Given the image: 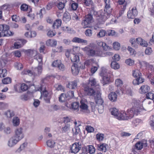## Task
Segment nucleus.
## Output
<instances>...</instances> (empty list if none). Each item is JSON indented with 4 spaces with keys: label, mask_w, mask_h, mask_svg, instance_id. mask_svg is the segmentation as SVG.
<instances>
[{
    "label": "nucleus",
    "mask_w": 154,
    "mask_h": 154,
    "mask_svg": "<svg viewBox=\"0 0 154 154\" xmlns=\"http://www.w3.org/2000/svg\"><path fill=\"white\" fill-rule=\"evenodd\" d=\"M137 13L136 7L130 8L127 13V17L128 19H134L137 16Z\"/></svg>",
    "instance_id": "10"
},
{
    "label": "nucleus",
    "mask_w": 154,
    "mask_h": 154,
    "mask_svg": "<svg viewBox=\"0 0 154 154\" xmlns=\"http://www.w3.org/2000/svg\"><path fill=\"white\" fill-rule=\"evenodd\" d=\"M107 34L106 32L104 30L101 29L97 35V36L99 38L103 37L105 36Z\"/></svg>",
    "instance_id": "32"
},
{
    "label": "nucleus",
    "mask_w": 154,
    "mask_h": 154,
    "mask_svg": "<svg viewBox=\"0 0 154 154\" xmlns=\"http://www.w3.org/2000/svg\"><path fill=\"white\" fill-rule=\"evenodd\" d=\"M88 152L90 154H93L95 152V149L94 146L92 145L88 146V149L87 150Z\"/></svg>",
    "instance_id": "40"
},
{
    "label": "nucleus",
    "mask_w": 154,
    "mask_h": 154,
    "mask_svg": "<svg viewBox=\"0 0 154 154\" xmlns=\"http://www.w3.org/2000/svg\"><path fill=\"white\" fill-rule=\"evenodd\" d=\"M97 45L99 46L102 47L103 50L105 51L110 50L111 48L108 46L105 43L101 42L99 41L97 42Z\"/></svg>",
    "instance_id": "18"
},
{
    "label": "nucleus",
    "mask_w": 154,
    "mask_h": 154,
    "mask_svg": "<svg viewBox=\"0 0 154 154\" xmlns=\"http://www.w3.org/2000/svg\"><path fill=\"white\" fill-rule=\"evenodd\" d=\"M125 63L127 65L130 66H131L134 64V61L133 60L129 58L126 60Z\"/></svg>",
    "instance_id": "60"
},
{
    "label": "nucleus",
    "mask_w": 154,
    "mask_h": 154,
    "mask_svg": "<svg viewBox=\"0 0 154 154\" xmlns=\"http://www.w3.org/2000/svg\"><path fill=\"white\" fill-rule=\"evenodd\" d=\"M96 138L98 141H101L104 138V135L103 134L99 133L96 135Z\"/></svg>",
    "instance_id": "46"
},
{
    "label": "nucleus",
    "mask_w": 154,
    "mask_h": 154,
    "mask_svg": "<svg viewBox=\"0 0 154 154\" xmlns=\"http://www.w3.org/2000/svg\"><path fill=\"white\" fill-rule=\"evenodd\" d=\"M20 121L19 118L17 117H14L12 120V123L14 126H17L20 124Z\"/></svg>",
    "instance_id": "33"
},
{
    "label": "nucleus",
    "mask_w": 154,
    "mask_h": 154,
    "mask_svg": "<svg viewBox=\"0 0 154 154\" xmlns=\"http://www.w3.org/2000/svg\"><path fill=\"white\" fill-rule=\"evenodd\" d=\"M107 145L105 143H102L97 145V149L100 151L105 152L107 150Z\"/></svg>",
    "instance_id": "21"
},
{
    "label": "nucleus",
    "mask_w": 154,
    "mask_h": 154,
    "mask_svg": "<svg viewBox=\"0 0 154 154\" xmlns=\"http://www.w3.org/2000/svg\"><path fill=\"white\" fill-rule=\"evenodd\" d=\"M150 90L149 87L146 85H143L139 89V92L141 94H145Z\"/></svg>",
    "instance_id": "19"
},
{
    "label": "nucleus",
    "mask_w": 154,
    "mask_h": 154,
    "mask_svg": "<svg viewBox=\"0 0 154 154\" xmlns=\"http://www.w3.org/2000/svg\"><path fill=\"white\" fill-rule=\"evenodd\" d=\"M70 124H67L65 125L63 127L62 129V131L63 132H66L69 131L70 130Z\"/></svg>",
    "instance_id": "38"
},
{
    "label": "nucleus",
    "mask_w": 154,
    "mask_h": 154,
    "mask_svg": "<svg viewBox=\"0 0 154 154\" xmlns=\"http://www.w3.org/2000/svg\"><path fill=\"white\" fill-rule=\"evenodd\" d=\"M141 123V121L139 119H136L134 120L132 122L133 125L135 126H137L139 124Z\"/></svg>",
    "instance_id": "54"
},
{
    "label": "nucleus",
    "mask_w": 154,
    "mask_h": 154,
    "mask_svg": "<svg viewBox=\"0 0 154 154\" xmlns=\"http://www.w3.org/2000/svg\"><path fill=\"white\" fill-rule=\"evenodd\" d=\"M73 56L71 57V60L72 62H78L79 61V58L78 55L73 54Z\"/></svg>",
    "instance_id": "49"
},
{
    "label": "nucleus",
    "mask_w": 154,
    "mask_h": 154,
    "mask_svg": "<svg viewBox=\"0 0 154 154\" xmlns=\"http://www.w3.org/2000/svg\"><path fill=\"white\" fill-rule=\"evenodd\" d=\"M145 79L142 77V75L137 77L133 81V84L134 85H139L144 81Z\"/></svg>",
    "instance_id": "17"
},
{
    "label": "nucleus",
    "mask_w": 154,
    "mask_h": 154,
    "mask_svg": "<svg viewBox=\"0 0 154 154\" xmlns=\"http://www.w3.org/2000/svg\"><path fill=\"white\" fill-rule=\"evenodd\" d=\"M99 90L97 91L96 95L94 96L96 103L98 105L103 104V101L101 97V93Z\"/></svg>",
    "instance_id": "11"
},
{
    "label": "nucleus",
    "mask_w": 154,
    "mask_h": 154,
    "mask_svg": "<svg viewBox=\"0 0 154 154\" xmlns=\"http://www.w3.org/2000/svg\"><path fill=\"white\" fill-rule=\"evenodd\" d=\"M100 75L102 77V79L101 82L103 85L108 84L109 82L110 75L109 71L107 69L103 68L102 69Z\"/></svg>",
    "instance_id": "3"
},
{
    "label": "nucleus",
    "mask_w": 154,
    "mask_h": 154,
    "mask_svg": "<svg viewBox=\"0 0 154 154\" xmlns=\"http://www.w3.org/2000/svg\"><path fill=\"white\" fill-rule=\"evenodd\" d=\"M147 146L146 143H143L141 142H138L135 144V147L137 150H140L143 148V146L146 147Z\"/></svg>",
    "instance_id": "28"
},
{
    "label": "nucleus",
    "mask_w": 154,
    "mask_h": 154,
    "mask_svg": "<svg viewBox=\"0 0 154 154\" xmlns=\"http://www.w3.org/2000/svg\"><path fill=\"white\" fill-rule=\"evenodd\" d=\"M46 143L48 146L52 148L55 146V143L53 140H49L47 141Z\"/></svg>",
    "instance_id": "41"
},
{
    "label": "nucleus",
    "mask_w": 154,
    "mask_h": 154,
    "mask_svg": "<svg viewBox=\"0 0 154 154\" xmlns=\"http://www.w3.org/2000/svg\"><path fill=\"white\" fill-rule=\"evenodd\" d=\"M79 107V103L78 102H74L71 104V108L74 110L78 111Z\"/></svg>",
    "instance_id": "37"
},
{
    "label": "nucleus",
    "mask_w": 154,
    "mask_h": 154,
    "mask_svg": "<svg viewBox=\"0 0 154 154\" xmlns=\"http://www.w3.org/2000/svg\"><path fill=\"white\" fill-rule=\"evenodd\" d=\"M46 44L48 46L51 47L55 46L57 44V41L55 39H48L46 42Z\"/></svg>",
    "instance_id": "23"
},
{
    "label": "nucleus",
    "mask_w": 154,
    "mask_h": 154,
    "mask_svg": "<svg viewBox=\"0 0 154 154\" xmlns=\"http://www.w3.org/2000/svg\"><path fill=\"white\" fill-rule=\"evenodd\" d=\"M21 74L22 75H28L29 76L33 75V73L32 71L28 69H24L21 72Z\"/></svg>",
    "instance_id": "43"
},
{
    "label": "nucleus",
    "mask_w": 154,
    "mask_h": 154,
    "mask_svg": "<svg viewBox=\"0 0 154 154\" xmlns=\"http://www.w3.org/2000/svg\"><path fill=\"white\" fill-rule=\"evenodd\" d=\"M70 19L69 14L67 13H65L63 15V19L64 21L66 22L69 21Z\"/></svg>",
    "instance_id": "48"
},
{
    "label": "nucleus",
    "mask_w": 154,
    "mask_h": 154,
    "mask_svg": "<svg viewBox=\"0 0 154 154\" xmlns=\"http://www.w3.org/2000/svg\"><path fill=\"white\" fill-rule=\"evenodd\" d=\"M85 68V66L81 65L80 63H74L71 67L72 72L74 75H77L78 74L80 69H84Z\"/></svg>",
    "instance_id": "7"
},
{
    "label": "nucleus",
    "mask_w": 154,
    "mask_h": 154,
    "mask_svg": "<svg viewBox=\"0 0 154 154\" xmlns=\"http://www.w3.org/2000/svg\"><path fill=\"white\" fill-rule=\"evenodd\" d=\"M72 42H73L79 43H85L86 44H87V40L77 37L74 38L72 40Z\"/></svg>",
    "instance_id": "24"
},
{
    "label": "nucleus",
    "mask_w": 154,
    "mask_h": 154,
    "mask_svg": "<svg viewBox=\"0 0 154 154\" xmlns=\"http://www.w3.org/2000/svg\"><path fill=\"white\" fill-rule=\"evenodd\" d=\"M113 48L116 50H119L120 47V45L119 43L117 42H114L113 44Z\"/></svg>",
    "instance_id": "59"
},
{
    "label": "nucleus",
    "mask_w": 154,
    "mask_h": 154,
    "mask_svg": "<svg viewBox=\"0 0 154 154\" xmlns=\"http://www.w3.org/2000/svg\"><path fill=\"white\" fill-rule=\"evenodd\" d=\"M105 3V9L97 12L93 9L91 11V14H93L96 17H99L98 19H101L102 21L101 23H103L108 18L112 12V8L110 6V0H104Z\"/></svg>",
    "instance_id": "2"
},
{
    "label": "nucleus",
    "mask_w": 154,
    "mask_h": 154,
    "mask_svg": "<svg viewBox=\"0 0 154 154\" xmlns=\"http://www.w3.org/2000/svg\"><path fill=\"white\" fill-rule=\"evenodd\" d=\"M112 114L115 116L116 118L119 120L118 117H120V114L121 113V111L119 112L118 110L115 108H112L110 109Z\"/></svg>",
    "instance_id": "20"
},
{
    "label": "nucleus",
    "mask_w": 154,
    "mask_h": 154,
    "mask_svg": "<svg viewBox=\"0 0 154 154\" xmlns=\"http://www.w3.org/2000/svg\"><path fill=\"white\" fill-rule=\"evenodd\" d=\"M85 33L86 36L91 37L92 35V31L90 29H88L85 31Z\"/></svg>",
    "instance_id": "58"
},
{
    "label": "nucleus",
    "mask_w": 154,
    "mask_h": 154,
    "mask_svg": "<svg viewBox=\"0 0 154 154\" xmlns=\"http://www.w3.org/2000/svg\"><path fill=\"white\" fill-rule=\"evenodd\" d=\"M95 56L101 57H105V52L102 50L101 48H97L96 50Z\"/></svg>",
    "instance_id": "22"
},
{
    "label": "nucleus",
    "mask_w": 154,
    "mask_h": 154,
    "mask_svg": "<svg viewBox=\"0 0 154 154\" xmlns=\"http://www.w3.org/2000/svg\"><path fill=\"white\" fill-rule=\"evenodd\" d=\"M82 147L81 143H75L70 147V152L72 153L76 154L78 152Z\"/></svg>",
    "instance_id": "9"
},
{
    "label": "nucleus",
    "mask_w": 154,
    "mask_h": 154,
    "mask_svg": "<svg viewBox=\"0 0 154 154\" xmlns=\"http://www.w3.org/2000/svg\"><path fill=\"white\" fill-rule=\"evenodd\" d=\"M0 31H2L3 36H9L13 35L14 33L9 30V26L6 24L0 25Z\"/></svg>",
    "instance_id": "4"
},
{
    "label": "nucleus",
    "mask_w": 154,
    "mask_h": 154,
    "mask_svg": "<svg viewBox=\"0 0 154 154\" xmlns=\"http://www.w3.org/2000/svg\"><path fill=\"white\" fill-rule=\"evenodd\" d=\"M146 97L147 99L154 100V94L151 92H149L146 94Z\"/></svg>",
    "instance_id": "57"
},
{
    "label": "nucleus",
    "mask_w": 154,
    "mask_h": 154,
    "mask_svg": "<svg viewBox=\"0 0 154 154\" xmlns=\"http://www.w3.org/2000/svg\"><path fill=\"white\" fill-rule=\"evenodd\" d=\"M133 75L136 79L139 76H141L142 74L139 70L136 69L133 71Z\"/></svg>",
    "instance_id": "44"
},
{
    "label": "nucleus",
    "mask_w": 154,
    "mask_h": 154,
    "mask_svg": "<svg viewBox=\"0 0 154 154\" xmlns=\"http://www.w3.org/2000/svg\"><path fill=\"white\" fill-rule=\"evenodd\" d=\"M134 105L133 107L127 110L126 112L121 111L120 117H118L119 120H128L132 118L134 115H137L140 112L143 110H146L143 106V105L140 103L139 101L136 100L133 101Z\"/></svg>",
    "instance_id": "1"
},
{
    "label": "nucleus",
    "mask_w": 154,
    "mask_h": 154,
    "mask_svg": "<svg viewBox=\"0 0 154 154\" xmlns=\"http://www.w3.org/2000/svg\"><path fill=\"white\" fill-rule=\"evenodd\" d=\"M115 84L116 86L118 87H121L123 84V82L122 80L119 79L116 80Z\"/></svg>",
    "instance_id": "52"
},
{
    "label": "nucleus",
    "mask_w": 154,
    "mask_h": 154,
    "mask_svg": "<svg viewBox=\"0 0 154 154\" xmlns=\"http://www.w3.org/2000/svg\"><path fill=\"white\" fill-rule=\"evenodd\" d=\"M15 134L13 136L19 141L24 137L23 129L22 128H16L14 131Z\"/></svg>",
    "instance_id": "8"
},
{
    "label": "nucleus",
    "mask_w": 154,
    "mask_h": 154,
    "mask_svg": "<svg viewBox=\"0 0 154 154\" xmlns=\"http://www.w3.org/2000/svg\"><path fill=\"white\" fill-rule=\"evenodd\" d=\"M42 65L39 64L37 67L32 69V71L33 73V75L35 76L39 75L42 73Z\"/></svg>",
    "instance_id": "15"
},
{
    "label": "nucleus",
    "mask_w": 154,
    "mask_h": 154,
    "mask_svg": "<svg viewBox=\"0 0 154 154\" xmlns=\"http://www.w3.org/2000/svg\"><path fill=\"white\" fill-rule=\"evenodd\" d=\"M78 7V4L75 2L72 3L71 4V7L72 9L73 10L75 11L76 10Z\"/></svg>",
    "instance_id": "64"
},
{
    "label": "nucleus",
    "mask_w": 154,
    "mask_h": 154,
    "mask_svg": "<svg viewBox=\"0 0 154 154\" xmlns=\"http://www.w3.org/2000/svg\"><path fill=\"white\" fill-rule=\"evenodd\" d=\"M55 88L58 91H64V87L60 85L56 84L55 85Z\"/></svg>",
    "instance_id": "61"
},
{
    "label": "nucleus",
    "mask_w": 154,
    "mask_h": 154,
    "mask_svg": "<svg viewBox=\"0 0 154 154\" xmlns=\"http://www.w3.org/2000/svg\"><path fill=\"white\" fill-rule=\"evenodd\" d=\"M88 85L91 86L97 85L96 79L93 77L90 78L89 80Z\"/></svg>",
    "instance_id": "30"
},
{
    "label": "nucleus",
    "mask_w": 154,
    "mask_h": 154,
    "mask_svg": "<svg viewBox=\"0 0 154 154\" xmlns=\"http://www.w3.org/2000/svg\"><path fill=\"white\" fill-rule=\"evenodd\" d=\"M14 66L18 70H21L23 68L22 64L19 62H16L14 63Z\"/></svg>",
    "instance_id": "53"
},
{
    "label": "nucleus",
    "mask_w": 154,
    "mask_h": 154,
    "mask_svg": "<svg viewBox=\"0 0 154 154\" xmlns=\"http://www.w3.org/2000/svg\"><path fill=\"white\" fill-rule=\"evenodd\" d=\"M80 110L82 112L88 113L90 112L88 105V102L85 99H82L80 101Z\"/></svg>",
    "instance_id": "5"
},
{
    "label": "nucleus",
    "mask_w": 154,
    "mask_h": 154,
    "mask_svg": "<svg viewBox=\"0 0 154 154\" xmlns=\"http://www.w3.org/2000/svg\"><path fill=\"white\" fill-rule=\"evenodd\" d=\"M26 51L29 53V56L30 57H33L34 59L36 58V57L38 54L36 50L29 49L27 50Z\"/></svg>",
    "instance_id": "26"
},
{
    "label": "nucleus",
    "mask_w": 154,
    "mask_h": 154,
    "mask_svg": "<svg viewBox=\"0 0 154 154\" xmlns=\"http://www.w3.org/2000/svg\"><path fill=\"white\" fill-rule=\"evenodd\" d=\"M80 127H75L74 128L72 129V132L73 136L79 134L81 130Z\"/></svg>",
    "instance_id": "36"
},
{
    "label": "nucleus",
    "mask_w": 154,
    "mask_h": 154,
    "mask_svg": "<svg viewBox=\"0 0 154 154\" xmlns=\"http://www.w3.org/2000/svg\"><path fill=\"white\" fill-rule=\"evenodd\" d=\"M2 82L4 84H7L11 83V79L9 77H7L2 80Z\"/></svg>",
    "instance_id": "56"
},
{
    "label": "nucleus",
    "mask_w": 154,
    "mask_h": 154,
    "mask_svg": "<svg viewBox=\"0 0 154 154\" xmlns=\"http://www.w3.org/2000/svg\"><path fill=\"white\" fill-rule=\"evenodd\" d=\"M117 96L115 92H111L108 95L109 99L112 102H114L116 100Z\"/></svg>",
    "instance_id": "25"
},
{
    "label": "nucleus",
    "mask_w": 154,
    "mask_h": 154,
    "mask_svg": "<svg viewBox=\"0 0 154 154\" xmlns=\"http://www.w3.org/2000/svg\"><path fill=\"white\" fill-rule=\"evenodd\" d=\"M30 97L28 94H23L20 97V99L23 101H26Z\"/></svg>",
    "instance_id": "39"
},
{
    "label": "nucleus",
    "mask_w": 154,
    "mask_h": 154,
    "mask_svg": "<svg viewBox=\"0 0 154 154\" xmlns=\"http://www.w3.org/2000/svg\"><path fill=\"white\" fill-rule=\"evenodd\" d=\"M67 98L66 94L64 93H62L59 98V100L60 102H62L64 101Z\"/></svg>",
    "instance_id": "47"
},
{
    "label": "nucleus",
    "mask_w": 154,
    "mask_h": 154,
    "mask_svg": "<svg viewBox=\"0 0 154 154\" xmlns=\"http://www.w3.org/2000/svg\"><path fill=\"white\" fill-rule=\"evenodd\" d=\"M67 98H72L74 97V92L72 91H69L66 95Z\"/></svg>",
    "instance_id": "63"
},
{
    "label": "nucleus",
    "mask_w": 154,
    "mask_h": 154,
    "mask_svg": "<svg viewBox=\"0 0 154 154\" xmlns=\"http://www.w3.org/2000/svg\"><path fill=\"white\" fill-rule=\"evenodd\" d=\"M94 62V60L93 59H92L88 60L85 62L84 63V65L83 66H85H85L86 67H89L91 65H92Z\"/></svg>",
    "instance_id": "31"
},
{
    "label": "nucleus",
    "mask_w": 154,
    "mask_h": 154,
    "mask_svg": "<svg viewBox=\"0 0 154 154\" xmlns=\"http://www.w3.org/2000/svg\"><path fill=\"white\" fill-rule=\"evenodd\" d=\"M84 91L85 93L88 95L91 96L96 95V92H95L92 88H90L89 86L85 85L84 86Z\"/></svg>",
    "instance_id": "14"
},
{
    "label": "nucleus",
    "mask_w": 154,
    "mask_h": 154,
    "mask_svg": "<svg viewBox=\"0 0 154 154\" xmlns=\"http://www.w3.org/2000/svg\"><path fill=\"white\" fill-rule=\"evenodd\" d=\"M23 42L26 43V40H20L15 42L14 44V47L16 48H21L23 45Z\"/></svg>",
    "instance_id": "27"
},
{
    "label": "nucleus",
    "mask_w": 154,
    "mask_h": 154,
    "mask_svg": "<svg viewBox=\"0 0 154 154\" xmlns=\"http://www.w3.org/2000/svg\"><path fill=\"white\" fill-rule=\"evenodd\" d=\"M5 115L8 117H11L14 115V112L8 110L5 113Z\"/></svg>",
    "instance_id": "62"
},
{
    "label": "nucleus",
    "mask_w": 154,
    "mask_h": 154,
    "mask_svg": "<svg viewBox=\"0 0 154 154\" xmlns=\"http://www.w3.org/2000/svg\"><path fill=\"white\" fill-rule=\"evenodd\" d=\"M91 23L90 22L87 21L85 19L82 22V25L84 28L88 27L90 26V24Z\"/></svg>",
    "instance_id": "45"
},
{
    "label": "nucleus",
    "mask_w": 154,
    "mask_h": 154,
    "mask_svg": "<svg viewBox=\"0 0 154 154\" xmlns=\"http://www.w3.org/2000/svg\"><path fill=\"white\" fill-rule=\"evenodd\" d=\"M28 86L24 83L21 84L20 86L17 85L14 86L15 91L18 92L25 91L28 89Z\"/></svg>",
    "instance_id": "12"
},
{
    "label": "nucleus",
    "mask_w": 154,
    "mask_h": 154,
    "mask_svg": "<svg viewBox=\"0 0 154 154\" xmlns=\"http://www.w3.org/2000/svg\"><path fill=\"white\" fill-rule=\"evenodd\" d=\"M84 3L86 6H92L93 4L91 0H84Z\"/></svg>",
    "instance_id": "55"
},
{
    "label": "nucleus",
    "mask_w": 154,
    "mask_h": 154,
    "mask_svg": "<svg viewBox=\"0 0 154 154\" xmlns=\"http://www.w3.org/2000/svg\"><path fill=\"white\" fill-rule=\"evenodd\" d=\"M77 84L75 82H71L68 83L67 85V87L69 88L73 89L76 88Z\"/></svg>",
    "instance_id": "35"
},
{
    "label": "nucleus",
    "mask_w": 154,
    "mask_h": 154,
    "mask_svg": "<svg viewBox=\"0 0 154 154\" xmlns=\"http://www.w3.org/2000/svg\"><path fill=\"white\" fill-rule=\"evenodd\" d=\"M35 59H36L38 61L39 64L42 65V57L41 55L39 54H38L36 57Z\"/></svg>",
    "instance_id": "51"
},
{
    "label": "nucleus",
    "mask_w": 154,
    "mask_h": 154,
    "mask_svg": "<svg viewBox=\"0 0 154 154\" xmlns=\"http://www.w3.org/2000/svg\"><path fill=\"white\" fill-rule=\"evenodd\" d=\"M19 141V140L13 136L8 141L7 145L9 147L12 148Z\"/></svg>",
    "instance_id": "13"
},
{
    "label": "nucleus",
    "mask_w": 154,
    "mask_h": 154,
    "mask_svg": "<svg viewBox=\"0 0 154 154\" xmlns=\"http://www.w3.org/2000/svg\"><path fill=\"white\" fill-rule=\"evenodd\" d=\"M111 66L112 68L115 69H118L119 68V65L116 61L112 62L111 63Z\"/></svg>",
    "instance_id": "42"
},
{
    "label": "nucleus",
    "mask_w": 154,
    "mask_h": 154,
    "mask_svg": "<svg viewBox=\"0 0 154 154\" xmlns=\"http://www.w3.org/2000/svg\"><path fill=\"white\" fill-rule=\"evenodd\" d=\"M65 3L59 2L57 5V7L59 9L61 13H62L63 12V10L65 6Z\"/></svg>",
    "instance_id": "34"
},
{
    "label": "nucleus",
    "mask_w": 154,
    "mask_h": 154,
    "mask_svg": "<svg viewBox=\"0 0 154 154\" xmlns=\"http://www.w3.org/2000/svg\"><path fill=\"white\" fill-rule=\"evenodd\" d=\"M84 50L88 55L92 57L95 56L96 50L94 49V48L90 47H85L84 48Z\"/></svg>",
    "instance_id": "16"
},
{
    "label": "nucleus",
    "mask_w": 154,
    "mask_h": 154,
    "mask_svg": "<svg viewBox=\"0 0 154 154\" xmlns=\"http://www.w3.org/2000/svg\"><path fill=\"white\" fill-rule=\"evenodd\" d=\"M39 89L42 96L44 97V99L46 102H49L51 97L50 94L48 93V91L45 90V87H40Z\"/></svg>",
    "instance_id": "6"
},
{
    "label": "nucleus",
    "mask_w": 154,
    "mask_h": 154,
    "mask_svg": "<svg viewBox=\"0 0 154 154\" xmlns=\"http://www.w3.org/2000/svg\"><path fill=\"white\" fill-rule=\"evenodd\" d=\"M61 20L60 19H58L56 20L54 23L52 25V27L54 29L58 28L60 26L61 24Z\"/></svg>",
    "instance_id": "29"
},
{
    "label": "nucleus",
    "mask_w": 154,
    "mask_h": 154,
    "mask_svg": "<svg viewBox=\"0 0 154 154\" xmlns=\"http://www.w3.org/2000/svg\"><path fill=\"white\" fill-rule=\"evenodd\" d=\"M7 70L5 69H0V77H4L7 75Z\"/></svg>",
    "instance_id": "50"
}]
</instances>
